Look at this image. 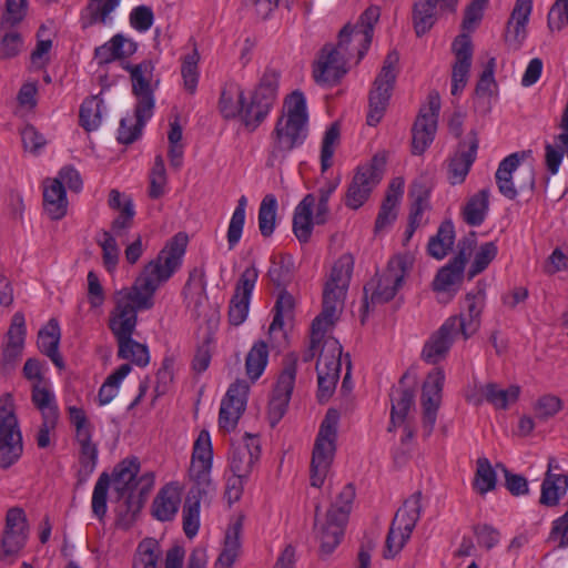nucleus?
Here are the masks:
<instances>
[{"label":"nucleus","instance_id":"48","mask_svg":"<svg viewBox=\"0 0 568 568\" xmlns=\"http://www.w3.org/2000/svg\"><path fill=\"white\" fill-rule=\"evenodd\" d=\"M292 258L287 255L271 258L267 277L276 288H285L292 281Z\"/></svg>","mask_w":568,"mask_h":568},{"label":"nucleus","instance_id":"27","mask_svg":"<svg viewBox=\"0 0 568 568\" xmlns=\"http://www.w3.org/2000/svg\"><path fill=\"white\" fill-rule=\"evenodd\" d=\"M244 91L235 81H227L221 89L219 99V112L225 120L240 118L243 123L245 111Z\"/></svg>","mask_w":568,"mask_h":568},{"label":"nucleus","instance_id":"30","mask_svg":"<svg viewBox=\"0 0 568 568\" xmlns=\"http://www.w3.org/2000/svg\"><path fill=\"white\" fill-rule=\"evenodd\" d=\"M60 326L55 318L49 320L47 325L38 333V348L48 356L58 368L64 367V362L59 353Z\"/></svg>","mask_w":568,"mask_h":568},{"label":"nucleus","instance_id":"14","mask_svg":"<svg viewBox=\"0 0 568 568\" xmlns=\"http://www.w3.org/2000/svg\"><path fill=\"white\" fill-rule=\"evenodd\" d=\"M440 110V98L438 92L428 94V105L423 106L412 129V152L422 155L434 141L437 131V121Z\"/></svg>","mask_w":568,"mask_h":568},{"label":"nucleus","instance_id":"36","mask_svg":"<svg viewBox=\"0 0 568 568\" xmlns=\"http://www.w3.org/2000/svg\"><path fill=\"white\" fill-rule=\"evenodd\" d=\"M153 113L154 112L146 110L142 111L140 108L134 106L135 122L133 123L130 118L121 119L118 129V142L125 145L135 142L142 135V131L146 122L153 116Z\"/></svg>","mask_w":568,"mask_h":568},{"label":"nucleus","instance_id":"55","mask_svg":"<svg viewBox=\"0 0 568 568\" xmlns=\"http://www.w3.org/2000/svg\"><path fill=\"white\" fill-rule=\"evenodd\" d=\"M496 471L491 467L490 462L486 457L477 459V469L475 474L474 488L480 495L495 489L496 487Z\"/></svg>","mask_w":568,"mask_h":568},{"label":"nucleus","instance_id":"23","mask_svg":"<svg viewBox=\"0 0 568 568\" xmlns=\"http://www.w3.org/2000/svg\"><path fill=\"white\" fill-rule=\"evenodd\" d=\"M469 144L465 150L466 143H459V151L449 160L447 168V178L452 185L460 184L465 181L474 161L479 145L477 132L471 130L468 134Z\"/></svg>","mask_w":568,"mask_h":568},{"label":"nucleus","instance_id":"46","mask_svg":"<svg viewBox=\"0 0 568 568\" xmlns=\"http://www.w3.org/2000/svg\"><path fill=\"white\" fill-rule=\"evenodd\" d=\"M118 342V356L122 359H130L135 365L144 367L150 363V354L148 346L141 344L128 336L119 339Z\"/></svg>","mask_w":568,"mask_h":568},{"label":"nucleus","instance_id":"24","mask_svg":"<svg viewBox=\"0 0 568 568\" xmlns=\"http://www.w3.org/2000/svg\"><path fill=\"white\" fill-rule=\"evenodd\" d=\"M531 8V0H516L505 32V41L514 50H518L526 38V24L528 23Z\"/></svg>","mask_w":568,"mask_h":568},{"label":"nucleus","instance_id":"43","mask_svg":"<svg viewBox=\"0 0 568 568\" xmlns=\"http://www.w3.org/2000/svg\"><path fill=\"white\" fill-rule=\"evenodd\" d=\"M430 190L423 181H414L409 189V196L413 199L410 205L408 223L419 226L422 217L426 210L429 209Z\"/></svg>","mask_w":568,"mask_h":568},{"label":"nucleus","instance_id":"10","mask_svg":"<svg viewBox=\"0 0 568 568\" xmlns=\"http://www.w3.org/2000/svg\"><path fill=\"white\" fill-rule=\"evenodd\" d=\"M23 452L22 435L10 394L0 397V468L7 469L18 462Z\"/></svg>","mask_w":568,"mask_h":568},{"label":"nucleus","instance_id":"45","mask_svg":"<svg viewBox=\"0 0 568 568\" xmlns=\"http://www.w3.org/2000/svg\"><path fill=\"white\" fill-rule=\"evenodd\" d=\"M268 363V346L260 339L255 342L245 358V371L247 377L255 382L263 374Z\"/></svg>","mask_w":568,"mask_h":568},{"label":"nucleus","instance_id":"21","mask_svg":"<svg viewBox=\"0 0 568 568\" xmlns=\"http://www.w3.org/2000/svg\"><path fill=\"white\" fill-rule=\"evenodd\" d=\"M456 7L457 0H416L412 20L417 37L427 33L443 12H454Z\"/></svg>","mask_w":568,"mask_h":568},{"label":"nucleus","instance_id":"64","mask_svg":"<svg viewBox=\"0 0 568 568\" xmlns=\"http://www.w3.org/2000/svg\"><path fill=\"white\" fill-rule=\"evenodd\" d=\"M110 481V476L106 473H102L93 489L92 511L100 519L103 518L106 513V498Z\"/></svg>","mask_w":568,"mask_h":568},{"label":"nucleus","instance_id":"42","mask_svg":"<svg viewBox=\"0 0 568 568\" xmlns=\"http://www.w3.org/2000/svg\"><path fill=\"white\" fill-rule=\"evenodd\" d=\"M422 493L416 491L404 501V505L396 511L393 521L412 535L420 517Z\"/></svg>","mask_w":568,"mask_h":568},{"label":"nucleus","instance_id":"9","mask_svg":"<svg viewBox=\"0 0 568 568\" xmlns=\"http://www.w3.org/2000/svg\"><path fill=\"white\" fill-rule=\"evenodd\" d=\"M386 161L385 152H379L357 168L344 197L347 207L357 210L368 200L383 179Z\"/></svg>","mask_w":568,"mask_h":568},{"label":"nucleus","instance_id":"29","mask_svg":"<svg viewBox=\"0 0 568 568\" xmlns=\"http://www.w3.org/2000/svg\"><path fill=\"white\" fill-rule=\"evenodd\" d=\"M181 493L175 484H168L160 489L152 504V515L160 521H170L178 513Z\"/></svg>","mask_w":568,"mask_h":568},{"label":"nucleus","instance_id":"38","mask_svg":"<svg viewBox=\"0 0 568 568\" xmlns=\"http://www.w3.org/2000/svg\"><path fill=\"white\" fill-rule=\"evenodd\" d=\"M480 396L496 409H507L510 404L518 400L520 387L510 385L508 388H500L496 383H488L480 387Z\"/></svg>","mask_w":568,"mask_h":568},{"label":"nucleus","instance_id":"1","mask_svg":"<svg viewBox=\"0 0 568 568\" xmlns=\"http://www.w3.org/2000/svg\"><path fill=\"white\" fill-rule=\"evenodd\" d=\"M187 241L185 233L175 234L160 251L156 258L144 266L134 284L116 293L115 306L109 317V328L116 341L133 335L139 311L153 307V296L160 284L168 281L180 268Z\"/></svg>","mask_w":568,"mask_h":568},{"label":"nucleus","instance_id":"51","mask_svg":"<svg viewBox=\"0 0 568 568\" xmlns=\"http://www.w3.org/2000/svg\"><path fill=\"white\" fill-rule=\"evenodd\" d=\"M346 523H339L337 520H331L326 516V523L321 527L320 540L321 551L324 555H329L339 545Z\"/></svg>","mask_w":568,"mask_h":568},{"label":"nucleus","instance_id":"32","mask_svg":"<svg viewBox=\"0 0 568 568\" xmlns=\"http://www.w3.org/2000/svg\"><path fill=\"white\" fill-rule=\"evenodd\" d=\"M406 381L407 374L400 377L398 387L390 394L392 425L404 423L415 403V385L409 386Z\"/></svg>","mask_w":568,"mask_h":568},{"label":"nucleus","instance_id":"41","mask_svg":"<svg viewBox=\"0 0 568 568\" xmlns=\"http://www.w3.org/2000/svg\"><path fill=\"white\" fill-rule=\"evenodd\" d=\"M489 209V190L483 189L473 195L463 209L464 221L470 226H479Z\"/></svg>","mask_w":568,"mask_h":568},{"label":"nucleus","instance_id":"49","mask_svg":"<svg viewBox=\"0 0 568 568\" xmlns=\"http://www.w3.org/2000/svg\"><path fill=\"white\" fill-rule=\"evenodd\" d=\"M355 495V487L352 484L345 485L338 494L336 501L328 508L327 517L331 520L347 523Z\"/></svg>","mask_w":568,"mask_h":568},{"label":"nucleus","instance_id":"62","mask_svg":"<svg viewBox=\"0 0 568 568\" xmlns=\"http://www.w3.org/2000/svg\"><path fill=\"white\" fill-rule=\"evenodd\" d=\"M149 179V196L151 199H159L164 194L166 185V172L162 155L155 156L154 164L150 172Z\"/></svg>","mask_w":568,"mask_h":568},{"label":"nucleus","instance_id":"34","mask_svg":"<svg viewBox=\"0 0 568 568\" xmlns=\"http://www.w3.org/2000/svg\"><path fill=\"white\" fill-rule=\"evenodd\" d=\"M520 160L519 153L509 154L499 163L495 173L498 191L509 200H515L518 195L517 189L513 182V173L519 166Z\"/></svg>","mask_w":568,"mask_h":568},{"label":"nucleus","instance_id":"56","mask_svg":"<svg viewBox=\"0 0 568 568\" xmlns=\"http://www.w3.org/2000/svg\"><path fill=\"white\" fill-rule=\"evenodd\" d=\"M31 400L40 410L41 416H60L54 394L39 384L33 385Z\"/></svg>","mask_w":568,"mask_h":568},{"label":"nucleus","instance_id":"15","mask_svg":"<svg viewBox=\"0 0 568 568\" xmlns=\"http://www.w3.org/2000/svg\"><path fill=\"white\" fill-rule=\"evenodd\" d=\"M444 382V371L435 368L427 375L423 384L420 403L423 407V434L425 437H429L434 430L437 412L442 403Z\"/></svg>","mask_w":568,"mask_h":568},{"label":"nucleus","instance_id":"26","mask_svg":"<svg viewBox=\"0 0 568 568\" xmlns=\"http://www.w3.org/2000/svg\"><path fill=\"white\" fill-rule=\"evenodd\" d=\"M243 521V515L233 516L231 518L224 534L222 551L215 560V568H232L241 549Z\"/></svg>","mask_w":568,"mask_h":568},{"label":"nucleus","instance_id":"60","mask_svg":"<svg viewBox=\"0 0 568 568\" xmlns=\"http://www.w3.org/2000/svg\"><path fill=\"white\" fill-rule=\"evenodd\" d=\"M294 305V297L285 288H282L274 305V316L270 325L271 332L282 329L284 317L293 313Z\"/></svg>","mask_w":568,"mask_h":568},{"label":"nucleus","instance_id":"13","mask_svg":"<svg viewBox=\"0 0 568 568\" xmlns=\"http://www.w3.org/2000/svg\"><path fill=\"white\" fill-rule=\"evenodd\" d=\"M213 465V448L211 435L207 429H202L193 443L191 462L189 467L190 480L196 487L199 494H207L211 488V470Z\"/></svg>","mask_w":568,"mask_h":568},{"label":"nucleus","instance_id":"22","mask_svg":"<svg viewBox=\"0 0 568 568\" xmlns=\"http://www.w3.org/2000/svg\"><path fill=\"white\" fill-rule=\"evenodd\" d=\"M485 305V291L477 287L476 292L466 294L465 312L449 316L447 320H455L456 329L466 341L477 333L480 327V316Z\"/></svg>","mask_w":568,"mask_h":568},{"label":"nucleus","instance_id":"31","mask_svg":"<svg viewBox=\"0 0 568 568\" xmlns=\"http://www.w3.org/2000/svg\"><path fill=\"white\" fill-rule=\"evenodd\" d=\"M43 210L53 221L65 216L68 210L67 192L60 180H49V184L44 185Z\"/></svg>","mask_w":568,"mask_h":568},{"label":"nucleus","instance_id":"6","mask_svg":"<svg viewBox=\"0 0 568 568\" xmlns=\"http://www.w3.org/2000/svg\"><path fill=\"white\" fill-rule=\"evenodd\" d=\"M281 72L266 68L253 90L243 114V125L250 132L255 131L266 119L278 95Z\"/></svg>","mask_w":568,"mask_h":568},{"label":"nucleus","instance_id":"35","mask_svg":"<svg viewBox=\"0 0 568 568\" xmlns=\"http://www.w3.org/2000/svg\"><path fill=\"white\" fill-rule=\"evenodd\" d=\"M120 0H89L80 13L82 29L94 24H105L109 16L119 7Z\"/></svg>","mask_w":568,"mask_h":568},{"label":"nucleus","instance_id":"19","mask_svg":"<svg viewBox=\"0 0 568 568\" xmlns=\"http://www.w3.org/2000/svg\"><path fill=\"white\" fill-rule=\"evenodd\" d=\"M258 277V271L255 266L246 267L241 274L235 293L230 302L229 321L232 325H241L247 317L250 300Z\"/></svg>","mask_w":568,"mask_h":568},{"label":"nucleus","instance_id":"28","mask_svg":"<svg viewBox=\"0 0 568 568\" xmlns=\"http://www.w3.org/2000/svg\"><path fill=\"white\" fill-rule=\"evenodd\" d=\"M347 291L324 285L322 312L312 324L328 329L337 321V313L342 311Z\"/></svg>","mask_w":568,"mask_h":568},{"label":"nucleus","instance_id":"4","mask_svg":"<svg viewBox=\"0 0 568 568\" xmlns=\"http://www.w3.org/2000/svg\"><path fill=\"white\" fill-rule=\"evenodd\" d=\"M410 266L412 261L406 255L390 258L387 268L382 274H376L364 286V312H368L369 305L384 304L393 300Z\"/></svg>","mask_w":568,"mask_h":568},{"label":"nucleus","instance_id":"50","mask_svg":"<svg viewBox=\"0 0 568 568\" xmlns=\"http://www.w3.org/2000/svg\"><path fill=\"white\" fill-rule=\"evenodd\" d=\"M277 201L273 194H266L258 209V230L264 237H270L276 224Z\"/></svg>","mask_w":568,"mask_h":568},{"label":"nucleus","instance_id":"20","mask_svg":"<svg viewBox=\"0 0 568 568\" xmlns=\"http://www.w3.org/2000/svg\"><path fill=\"white\" fill-rule=\"evenodd\" d=\"M452 50L455 54L452 70V94L458 95L467 84L473 61L474 48L469 34L457 36Z\"/></svg>","mask_w":568,"mask_h":568},{"label":"nucleus","instance_id":"63","mask_svg":"<svg viewBox=\"0 0 568 568\" xmlns=\"http://www.w3.org/2000/svg\"><path fill=\"white\" fill-rule=\"evenodd\" d=\"M339 139V126L337 122H334L325 131L322 149H321V168L325 172L332 166V159L334 155V145Z\"/></svg>","mask_w":568,"mask_h":568},{"label":"nucleus","instance_id":"37","mask_svg":"<svg viewBox=\"0 0 568 568\" xmlns=\"http://www.w3.org/2000/svg\"><path fill=\"white\" fill-rule=\"evenodd\" d=\"M568 489V476L562 474H545L541 484L539 503L542 506L555 507L566 495Z\"/></svg>","mask_w":568,"mask_h":568},{"label":"nucleus","instance_id":"58","mask_svg":"<svg viewBox=\"0 0 568 568\" xmlns=\"http://www.w3.org/2000/svg\"><path fill=\"white\" fill-rule=\"evenodd\" d=\"M199 53L194 49L191 53H187L182 59L181 74L183 78L184 89L190 93L194 94L199 82L197 72Z\"/></svg>","mask_w":568,"mask_h":568},{"label":"nucleus","instance_id":"5","mask_svg":"<svg viewBox=\"0 0 568 568\" xmlns=\"http://www.w3.org/2000/svg\"><path fill=\"white\" fill-rule=\"evenodd\" d=\"M339 413L329 408L321 424L311 460V485L322 487L335 455Z\"/></svg>","mask_w":568,"mask_h":568},{"label":"nucleus","instance_id":"16","mask_svg":"<svg viewBox=\"0 0 568 568\" xmlns=\"http://www.w3.org/2000/svg\"><path fill=\"white\" fill-rule=\"evenodd\" d=\"M476 243L475 232H471L469 236L463 239L458 246L459 251L455 257H453L445 266H443L436 274L433 282V288L436 292H453L456 293V288L453 286L459 284L463 280L465 265L467 262V255L471 251L473 245Z\"/></svg>","mask_w":568,"mask_h":568},{"label":"nucleus","instance_id":"39","mask_svg":"<svg viewBox=\"0 0 568 568\" xmlns=\"http://www.w3.org/2000/svg\"><path fill=\"white\" fill-rule=\"evenodd\" d=\"M454 241V224L450 220H446L440 223L437 233L429 239L427 253L436 260H443L452 250Z\"/></svg>","mask_w":568,"mask_h":568},{"label":"nucleus","instance_id":"54","mask_svg":"<svg viewBox=\"0 0 568 568\" xmlns=\"http://www.w3.org/2000/svg\"><path fill=\"white\" fill-rule=\"evenodd\" d=\"M80 445V473L91 475L98 463V447L92 442V433L75 437Z\"/></svg>","mask_w":568,"mask_h":568},{"label":"nucleus","instance_id":"61","mask_svg":"<svg viewBox=\"0 0 568 568\" xmlns=\"http://www.w3.org/2000/svg\"><path fill=\"white\" fill-rule=\"evenodd\" d=\"M410 538V534L396 525L393 520L386 536L384 558H394Z\"/></svg>","mask_w":568,"mask_h":568},{"label":"nucleus","instance_id":"3","mask_svg":"<svg viewBox=\"0 0 568 568\" xmlns=\"http://www.w3.org/2000/svg\"><path fill=\"white\" fill-rule=\"evenodd\" d=\"M140 463L136 457L123 459L112 471V483L118 498H125L123 519L128 523L135 519L154 483L152 473L144 474L138 479Z\"/></svg>","mask_w":568,"mask_h":568},{"label":"nucleus","instance_id":"57","mask_svg":"<svg viewBox=\"0 0 568 568\" xmlns=\"http://www.w3.org/2000/svg\"><path fill=\"white\" fill-rule=\"evenodd\" d=\"M247 200L244 195H242L237 202V205L232 214L229 229H227V244L229 248L233 250L240 242L243 227L245 223V209H246Z\"/></svg>","mask_w":568,"mask_h":568},{"label":"nucleus","instance_id":"33","mask_svg":"<svg viewBox=\"0 0 568 568\" xmlns=\"http://www.w3.org/2000/svg\"><path fill=\"white\" fill-rule=\"evenodd\" d=\"M315 205V196L306 194L295 209L293 216V232L301 243L308 242L312 231V210Z\"/></svg>","mask_w":568,"mask_h":568},{"label":"nucleus","instance_id":"53","mask_svg":"<svg viewBox=\"0 0 568 568\" xmlns=\"http://www.w3.org/2000/svg\"><path fill=\"white\" fill-rule=\"evenodd\" d=\"M353 268V260L349 255H342L333 265L325 286L338 287L347 291Z\"/></svg>","mask_w":568,"mask_h":568},{"label":"nucleus","instance_id":"2","mask_svg":"<svg viewBox=\"0 0 568 568\" xmlns=\"http://www.w3.org/2000/svg\"><path fill=\"white\" fill-rule=\"evenodd\" d=\"M287 113L282 115L273 131V145L267 158V166L281 164L288 152L302 145L307 136V110L304 94L296 90L285 99Z\"/></svg>","mask_w":568,"mask_h":568},{"label":"nucleus","instance_id":"8","mask_svg":"<svg viewBox=\"0 0 568 568\" xmlns=\"http://www.w3.org/2000/svg\"><path fill=\"white\" fill-rule=\"evenodd\" d=\"M352 34L349 24H345L338 33L337 44L327 43L322 48L313 70V77L317 83L335 84L346 74L347 45Z\"/></svg>","mask_w":568,"mask_h":568},{"label":"nucleus","instance_id":"47","mask_svg":"<svg viewBox=\"0 0 568 568\" xmlns=\"http://www.w3.org/2000/svg\"><path fill=\"white\" fill-rule=\"evenodd\" d=\"M103 101L98 97L87 98L80 105L79 124L87 131H95L101 124Z\"/></svg>","mask_w":568,"mask_h":568},{"label":"nucleus","instance_id":"25","mask_svg":"<svg viewBox=\"0 0 568 568\" xmlns=\"http://www.w3.org/2000/svg\"><path fill=\"white\" fill-rule=\"evenodd\" d=\"M7 335L8 343L2 351L1 365L3 371L10 372L14 368L18 359L20 358L24 344L26 325L24 316L21 313H16L13 315L12 323Z\"/></svg>","mask_w":568,"mask_h":568},{"label":"nucleus","instance_id":"40","mask_svg":"<svg viewBox=\"0 0 568 568\" xmlns=\"http://www.w3.org/2000/svg\"><path fill=\"white\" fill-rule=\"evenodd\" d=\"M379 14V8L371 6L361 14L356 26H349V29L353 30V33L362 34L363 37L362 48L358 50L357 54V62L363 59L369 48L373 38L374 26L378 21Z\"/></svg>","mask_w":568,"mask_h":568},{"label":"nucleus","instance_id":"18","mask_svg":"<svg viewBox=\"0 0 568 568\" xmlns=\"http://www.w3.org/2000/svg\"><path fill=\"white\" fill-rule=\"evenodd\" d=\"M458 335L460 333L456 329L455 320H446L425 342L420 358L432 365L445 361Z\"/></svg>","mask_w":568,"mask_h":568},{"label":"nucleus","instance_id":"52","mask_svg":"<svg viewBox=\"0 0 568 568\" xmlns=\"http://www.w3.org/2000/svg\"><path fill=\"white\" fill-rule=\"evenodd\" d=\"M130 372V364H122L106 377L98 393L99 405H106L116 396L120 383Z\"/></svg>","mask_w":568,"mask_h":568},{"label":"nucleus","instance_id":"59","mask_svg":"<svg viewBox=\"0 0 568 568\" xmlns=\"http://www.w3.org/2000/svg\"><path fill=\"white\" fill-rule=\"evenodd\" d=\"M97 242L102 248V260L105 268L113 271L119 263L120 256V248L115 237L111 232L102 230L101 237H99Z\"/></svg>","mask_w":568,"mask_h":568},{"label":"nucleus","instance_id":"12","mask_svg":"<svg viewBox=\"0 0 568 568\" xmlns=\"http://www.w3.org/2000/svg\"><path fill=\"white\" fill-rule=\"evenodd\" d=\"M297 359V354L294 352L286 354L283 358V368L268 403L267 415L271 427H275L287 410L295 385Z\"/></svg>","mask_w":568,"mask_h":568},{"label":"nucleus","instance_id":"44","mask_svg":"<svg viewBox=\"0 0 568 568\" xmlns=\"http://www.w3.org/2000/svg\"><path fill=\"white\" fill-rule=\"evenodd\" d=\"M161 547L156 539L146 537L142 539L135 550L132 568H158L161 557Z\"/></svg>","mask_w":568,"mask_h":568},{"label":"nucleus","instance_id":"7","mask_svg":"<svg viewBox=\"0 0 568 568\" xmlns=\"http://www.w3.org/2000/svg\"><path fill=\"white\" fill-rule=\"evenodd\" d=\"M399 54L397 51L387 53L383 65L376 75L368 94V113L366 122L371 126L377 125L383 119L388 106L392 92L398 75Z\"/></svg>","mask_w":568,"mask_h":568},{"label":"nucleus","instance_id":"11","mask_svg":"<svg viewBox=\"0 0 568 568\" xmlns=\"http://www.w3.org/2000/svg\"><path fill=\"white\" fill-rule=\"evenodd\" d=\"M122 68L130 74L131 91L135 98V105L142 111L154 112V92L159 88V79H154L155 65L152 60L144 59L140 63L126 62Z\"/></svg>","mask_w":568,"mask_h":568},{"label":"nucleus","instance_id":"17","mask_svg":"<svg viewBox=\"0 0 568 568\" xmlns=\"http://www.w3.org/2000/svg\"><path fill=\"white\" fill-rule=\"evenodd\" d=\"M248 389V384L241 379L230 385L226 395L222 399L219 413L221 430L231 432L236 427L246 408Z\"/></svg>","mask_w":568,"mask_h":568}]
</instances>
